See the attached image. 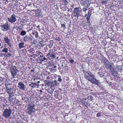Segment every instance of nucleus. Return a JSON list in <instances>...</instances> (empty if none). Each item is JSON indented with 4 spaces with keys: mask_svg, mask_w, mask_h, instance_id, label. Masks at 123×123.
I'll use <instances>...</instances> for the list:
<instances>
[{
    "mask_svg": "<svg viewBox=\"0 0 123 123\" xmlns=\"http://www.w3.org/2000/svg\"><path fill=\"white\" fill-rule=\"evenodd\" d=\"M83 73L85 78L89 81L91 82L95 77V76L91 74H90L89 72L83 70Z\"/></svg>",
    "mask_w": 123,
    "mask_h": 123,
    "instance_id": "f257e3e1",
    "label": "nucleus"
},
{
    "mask_svg": "<svg viewBox=\"0 0 123 123\" xmlns=\"http://www.w3.org/2000/svg\"><path fill=\"white\" fill-rule=\"evenodd\" d=\"M73 12L72 13V16L78 18V17L80 15L81 11L79 7L74 8Z\"/></svg>",
    "mask_w": 123,
    "mask_h": 123,
    "instance_id": "f03ea898",
    "label": "nucleus"
},
{
    "mask_svg": "<svg viewBox=\"0 0 123 123\" xmlns=\"http://www.w3.org/2000/svg\"><path fill=\"white\" fill-rule=\"evenodd\" d=\"M5 80L6 81L5 82L2 83V84L3 85L5 84L6 88V92L10 94L11 93V90H12L11 86L10 84H9V82L7 81V80Z\"/></svg>",
    "mask_w": 123,
    "mask_h": 123,
    "instance_id": "7ed1b4c3",
    "label": "nucleus"
},
{
    "mask_svg": "<svg viewBox=\"0 0 123 123\" xmlns=\"http://www.w3.org/2000/svg\"><path fill=\"white\" fill-rule=\"evenodd\" d=\"M9 70L13 77H15L17 74L18 71V70L16 68L15 66L12 65L10 68Z\"/></svg>",
    "mask_w": 123,
    "mask_h": 123,
    "instance_id": "20e7f679",
    "label": "nucleus"
},
{
    "mask_svg": "<svg viewBox=\"0 0 123 123\" xmlns=\"http://www.w3.org/2000/svg\"><path fill=\"white\" fill-rule=\"evenodd\" d=\"M103 63L105 68L107 69H111L112 67V64L106 58L103 59Z\"/></svg>",
    "mask_w": 123,
    "mask_h": 123,
    "instance_id": "39448f33",
    "label": "nucleus"
},
{
    "mask_svg": "<svg viewBox=\"0 0 123 123\" xmlns=\"http://www.w3.org/2000/svg\"><path fill=\"white\" fill-rule=\"evenodd\" d=\"M11 113V111L10 110L6 109L3 112V116L6 118H8L9 117Z\"/></svg>",
    "mask_w": 123,
    "mask_h": 123,
    "instance_id": "423d86ee",
    "label": "nucleus"
},
{
    "mask_svg": "<svg viewBox=\"0 0 123 123\" xmlns=\"http://www.w3.org/2000/svg\"><path fill=\"white\" fill-rule=\"evenodd\" d=\"M80 3L82 5L86 7H88L90 5L89 1L87 0H82Z\"/></svg>",
    "mask_w": 123,
    "mask_h": 123,
    "instance_id": "0eeeda50",
    "label": "nucleus"
},
{
    "mask_svg": "<svg viewBox=\"0 0 123 123\" xmlns=\"http://www.w3.org/2000/svg\"><path fill=\"white\" fill-rule=\"evenodd\" d=\"M1 29L3 31H7L9 29V25L7 23H6L2 25H1Z\"/></svg>",
    "mask_w": 123,
    "mask_h": 123,
    "instance_id": "6e6552de",
    "label": "nucleus"
},
{
    "mask_svg": "<svg viewBox=\"0 0 123 123\" xmlns=\"http://www.w3.org/2000/svg\"><path fill=\"white\" fill-rule=\"evenodd\" d=\"M16 16L14 14H12L10 18H8V21L11 23L15 22L16 20Z\"/></svg>",
    "mask_w": 123,
    "mask_h": 123,
    "instance_id": "1a4fd4ad",
    "label": "nucleus"
},
{
    "mask_svg": "<svg viewBox=\"0 0 123 123\" xmlns=\"http://www.w3.org/2000/svg\"><path fill=\"white\" fill-rule=\"evenodd\" d=\"M34 105H33V106H30V107L28 108L27 111L29 114H31L35 111V109L34 108Z\"/></svg>",
    "mask_w": 123,
    "mask_h": 123,
    "instance_id": "9d476101",
    "label": "nucleus"
},
{
    "mask_svg": "<svg viewBox=\"0 0 123 123\" xmlns=\"http://www.w3.org/2000/svg\"><path fill=\"white\" fill-rule=\"evenodd\" d=\"M33 40L32 38L29 35H26L24 37L23 39V40L25 42H32Z\"/></svg>",
    "mask_w": 123,
    "mask_h": 123,
    "instance_id": "9b49d317",
    "label": "nucleus"
},
{
    "mask_svg": "<svg viewBox=\"0 0 123 123\" xmlns=\"http://www.w3.org/2000/svg\"><path fill=\"white\" fill-rule=\"evenodd\" d=\"M18 87L22 90H24L26 88V86L25 85L23 82H20L18 83Z\"/></svg>",
    "mask_w": 123,
    "mask_h": 123,
    "instance_id": "f8f14e48",
    "label": "nucleus"
},
{
    "mask_svg": "<svg viewBox=\"0 0 123 123\" xmlns=\"http://www.w3.org/2000/svg\"><path fill=\"white\" fill-rule=\"evenodd\" d=\"M91 82L93 84H96L98 86L100 84V83L99 81L97 80L95 78V77Z\"/></svg>",
    "mask_w": 123,
    "mask_h": 123,
    "instance_id": "ddd939ff",
    "label": "nucleus"
},
{
    "mask_svg": "<svg viewBox=\"0 0 123 123\" xmlns=\"http://www.w3.org/2000/svg\"><path fill=\"white\" fill-rule=\"evenodd\" d=\"M91 12L90 11H89L88 12V13L86 14L85 17H86V18L87 22V23H88V22L90 23V22L89 20L90 19V16L92 14V13H90Z\"/></svg>",
    "mask_w": 123,
    "mask_h": 123,
    "instance_id": "4468645a",
    "label": "nucleus"
},
{
    "mask_svg": "<svg viewBox=\"0 0 123 123\" xmlns=\"http://www.w3.org/2000/svg\"><path fill=\"white\" fill-rule=\"evenodd\" d=\"M44 82L45 83L46 85L51 87V85L52 83V81H50L48 80H45L44 81Z\"/></svg>",
    "mask_w": 123,
    "mask_h": 123,
    "instance_id": "2eb2a0df",
    "label": "nucleus"
},
{
    "mask_svg": "<svg viewBox=\"0 0 123 123\" xmlns=\"http://www.w3.org/2000/svg\"><path fill=\"white\" fill-rule=\"evenodd\" d=\"M4 39L6 42L7 43V44L10 47H11V45L10 43L9 39L7 37H4Z\"/></svg>",
    "mask_w": 123,
    "mask_h": 123,
    "instance_id": "dca6fc26",
    "label": "nucleus"
},
{
    "mask_svg": "<svg viewBox=\"0 0 123 123\" xmlns=\"http://www.w3.org/2000/svg\"><path fill=\"white\" fill-rule=\"evenodd\" d=\"M51 87H54L55 86H57L59 85V83L55 80H53L52 81Z\"/></svg>",
    "mask_w": 123,
    "mask_h": 123,
    "instance_id": "f3484780",
    "label": "nucleus"
},
{
    "mask_svg": "<svg viewBox=\"0 0 123 123\" xmlns=\"http://www.w3.org/2000/svg\"><path fill=\"white\" fill-rule=\"evenodd\" d=\"M54 43V42L52 40H50L49 41L48 44V45L49 47L50 48H51L52 47Z\"/></svg>",
    "mask_w": 123,
    "mask_h": 123,
    "instance_id": "a211bd4d",
    "label": "nucleus"
},
{
    "mask_svg": "<svg viewBox=\"0 0 123 123\" xmlns=\"http://www.w3.org/2000/svg\"><path fill=\"white\" fill-rule=\"evenodd\" d=\"M24 43L23 42L20 43L18 44V47L19 49L23 48L24 47Z\"/></svg>",
    "mask_w": 123,
    "mask_h": 123,
    "instance_id": "6ab92c4d",
    "label": "nucleus"
},
{
    "mask_svg": "<svg viewBox=\"0 0 123 123\" xmlns=\"http://www.w3.org/2000/svg\"><path fill=\"white\" fill-rule=\"evenodd\" d=\"M54 52V51H53L52 50L50 49L49 51V53L47 54L46 57L49 58V59L50 58H49V55H50V54H52V53H53Z\"/></svg>",
    "mask_w": 123,
    "mask_h": 123,
    "instance_id": "aec40b11",
    "label": "nucleus"
},
{
    "mask_svg": "<svg viewBox=\"0 0 123 123\" xmlns=\"http://www.w3.org/2000/svg\"><path fill=\"white\" fill-rule=\"evenodd\" d=\"M108 108L111 111L113 110L114 108V106L112 104H110L108 105Z\"/></svg>",
    "mask_w": 123,
    "mask_h": 123,
    "instance_id": "412c9836",
    "label": "nucleus"
},
{
    "mask_svg": "<svg viewBox=\"0 0 123 123\" xmlns=\"http://www.w3.org/2000/svg\"><path fill=\"white\" fill-rule=\"evenodd\" d=\"M50 57H52L53 58H55L56 57V55L55 54V53L53 52V53H52V54L49 55Z\"/></svg>",
    "mask_w": 123,
    "mask_h": 123,
    "instance_id": "4be33fe9",
    "label": "nucleus"
},
{
    "mask_svg": "<svg viewBox=\"0 0 123 123\" xmlns=\"http://www.w3.org/2000/svg\"><path fill=\"white\" fill-rule=\"evenodd\" d=\"M41 54H42V53L40 51H37L36 52L35 55L37 56H39Z\"/></svg>",
    "mask_w": 123,
    "mask_h": 123,
    "instance_id": "5701e85b",
    "label": "nucleus"
},
{
    "mask_svg": "<svg viewBox=\"0 0 123 123\" xmlns=\"http://www.w3.org/2000/svg\"><path fill=\"white\" fill-rule=\"evenodd\" d=\"M88 7H84L82 9L81 11V12H84L85 13L86 12V11L87 10V8Z\"/></svg>",
    "mask_w": 123,
    "mask_h": 123,
    "instance_id": "b1692460",
    "label": "nucleus"
},
{
    "mask_svg": "<svg viewBox=\"0 0 123 123\" xmlns=\"http://www.w3.org/2000/svg\"><path fill=\"white\" fill-rule=\"evenodd\" d=\"M32 34L34 36L36 37L37 38L38 37V34L37 32H32Z\"/></svg>",
    "mask_w": 123,
    "mask_h": 123,
    "instance_id": "393cba45",
    "label": "nucleus"
},
{
    "mask_svg": "<svg viewBox=\"0 0 123 123\" xmlns=\"http://www.w3.org/2000/svg\"><path fill=\"white\" fill-rule=\"evenodd\" d=\"M49 70L52 73H53L54 72L57 71L56 69H54L53 68H49Z\"/></svg>",
    "mask_w": 123,
    "mask_h": 123,
    "instance_id": "a878e982",
    "label": "nucleus"
},
{
    "mask_svg": "<svg viewBox=\"0 0 123 123\" xmlns=\"http://www.w3.org/2000/svg\"><path fill=\"white\" fill-rule=\"evenodd\" d=\"M26 34V32L24 31H22L20 32V35L22 36H24Z\"/></svg>",
    "mask_w": 123,
    "mask_h": 123,
    "instance_id": "bb28decb",
    "label": "nucleus"
},
{
    "mask_svg": "<svg viewBox=\"0 0 123 123\" xmlns=\"http://www.w3.org/2000/svg\"><path fill=\"white\" fill-rule=\"evenodd\" d=\"M7 80L6 79H5L4 78H2L0 77V83H1L3 81H4V80L5 81V82L6 81L5 80Z\"/></svg>",
    "mask_w": 123,
    "mask_h": 123,
    "instance_id": "cd10ccee",
    "label": "nucleus"
},
{
    "mask_svg": "<svg viewBox=\"0 0 123 123\" xmlns=\"http://www.w3.org/2000/svg\"><path fill=\"white\" fill-rule=\"evenodd\" d=\"M31 84L32 85L31 86V87L32 88L35 87L37 86V84L36 83H31Z\"/></svg>",
    "mask_w": 123,
    "mask_h": 123,
    "instance_id": "c85d7f7f",
    "label": "nucleus"
},
{
    "mask_svg": "<svg viewBox=\"0 0 123 123\" xmlns=\"http://www.w3.org/2000/svg\"><path fill=\"white\" fill-rule=\"evenodd\" d=\"M36 60L37 61H40V62H42V58H41L40 57H38L36 59Z\"/></svg>",
    "mask_w": 123,
    "mask_h": 123,
    "instance_id": "c756f323",
    "label": "nucleus"
},
{
    "mask_svg": "<svg viewBox=\"0 0 123 123\" xmlns=\"http://www.w3.org/2000/svg\"><path fill=\"white\" fill-rule=\"evenodd\" d=\"M98 73L101 77H102L104 75V74H103V72H98Z\"/></svg>",
    "mask_w": 123,
    "mask_h": 123,
    "instance_id": "7c9ffc66",
    "label": "nucleus"
},
{
    "mask_svg": "<svg viewBox=\"0 0 123 123\" xmlns=\"http://www.w3.org/2000/svg\"><path fill=\"white\" fill-rule=\"evenodd\" d=\"M98 86L101 90H104V88L103 85L101 84H100Z\"/></svg>",
    "mask_w": 123,
    "mask_h": 123,
    "instance_id": "2f4dec72",
    "label": "nucleus"
},
{
    "mask_svg": "<svg viewBox=\"0 0 123 123\" xmlns=\"http://www.w3.org/2000/svg\"><path fill=\"white\" fill-rule=\"evenodd\" d=\"M23 26L21 24V25H18V29H17V30H20V29H22V28H23Z\"/></svg>",
    "mask_w": 123,
    "mask_h": 123,
    "instance_id": "473e14b6",
    "label": "nucleus"
},
{
    "mask_svg": "<svg viewBox=\"0 0 123 123\" xmlns=\"http://www.w3.org/2000/svg\"><path fill=\"white\" fill-rule=\"evenodd\" d=\"M58 81L60 82H61L62 81V79L61 77V76L60 75H58Z\"/></svg>",
    "mask_w": 123,
    "mask_h": 123,
    "instance_id": "72a5a7b5",
    "label": "nucleus"
},
{
    "mask_svg": "<svg viewBox=\"0 0 123 123\" xmlns=\"http://www.w3.org/2000/svg\"><path fill=\"white\" fill-rule=\"evenodd\" d=\"M112 74L114 76H116L117 74V73L115 71H113L112 72Z\"/></svg>",
    "mask_w": 123,
    "mask_h": 123,
    "instance_id": "f704fd0d",
    "label": "nucleus"
},
{
    "mask_svg": "<svg viewBox=\"0 0 123 123\" xmlns=\"http://www.w3.org/2000/svg\"><path fill=\"white\" fill-rule=\"evenodd\" d=\"M8 49L7 48H4L3 50H2V51L6 53L7 52Z\"/></svg>",
    "mask_w": 123,
    "mask_h": 123,
    "instance_id": "c9c22d12",
    "label": "nucleus"
},
{
    "mask_svg": "<svg viewBox=\"0 0 123 123\" xmlns=\"http://www.w3.org/2000/svg\"><path fill=\"white\" fill-rule=\"evenodd\" d=\"M21 25V24L20 23H15V24L14 25V27L15 28H18V25Z\"/></svg>",
    "mask_w": 123,
    "mask_h": 123,
    "instance_id": "e433bc0d",
    "label": "nucleus"
},
{
    "mask_svg": "<svg viewBox=\"0 0 123 123\" xmlns=\"http://www.w3.org/2000/svg\"><path fill=\"white\" fill-rule=\"evenodd\" d=\"M63 1L65 5H66L68 3V2L67 0H63Z\"/></svg>",
    "mask_w": 123,
    "mask_h": 123,
    "instance_id": "4c0bfd02",
    "label": "nucleus"
},
{
    "mask_svg": "<svg viewBox=\"0 0 123 123\" xmlns=\"http://www.w3.org/2000/svg\"><path fill=\"white\" fill-rule=\"evenodd\" d=\"M61 27H63L64 29H65L66 28V27L65 26V25L64 24H61Z\"/></svg>",
    "mask_w": 123,
    "mask_h": 123,
    "instance_id": "58836bf2",
    "label": "nucleus"
},
{
    "mask_svg": "<svg viewBox=\"0 0 123 123\" xmlns=\"http://www.w3.org/2000/svg\"><path fill=\"white\" fill-rule=\"evenodd\" d=\"M94 9H93V8L91 7L89 8V11H90L91 12L90 13H92V11Z\"/></svg>",
    "mask_w": 123,
    "mask_h": 123,
    "instance_id": "ea45409f",
    "label": "nucleus"
},
{
    "mask_svg": "<svg viewBox=\"0 0 123 123\" xmlns=\"http://www.w3.org/2000/svg\"><path fill=\"white\" fill-rule=\"evenodd\" d=\"M101 115V113L100 112L98 113H97L96 115V116L97 117H100Z\"/></svg>",
    "mask_w": 123,
    "mask_h": 123,
    "instance_id": "a19ab883",
    "label": "nucleus"
},
{
    "mask_svg": "<svg viewBox=\"0 0 123 123\" xmlns=\"http://www.w3.org/2000/svg\"><path fill=\"white\" fill-rule=\"evenodd\" d=\"M8 100L11 103L12 102L13 100V98H9Z\"/></svg>",
    "mask_w": 123,
    "mask_h": 123,
    "instance_id": "79ce46f5",
    "label": "nucleus"
},
{
    "mask_svg": "<svg viewBox=\"0 0 123 123\" xmlns=\"http://www.w3.org/2000/svg\"><path fill=\"white\" fill-rule=\"evenodd\" d=\"M48 59H47V58H46L45 57H44L42 59V62L43 61H45V60H47Z\"/></svg>",
    "mask_w": 123,
    "mask_h": 123,
    "instance_id": "37998d69",
    "label": "nucleus"
},
{
    "mask_svg": "<svg viewBox=\"0 0 123 123\" xmlns=\"http://www.w3.org/2000/svg\"><path fill=\"white\" fill-rule=\"evenodd\" d=\"M6 56L7 57H9L11 56V55L10 53H8L6 55Z\"/></svg>",
    "mask_w": 123,
    "mask_h": 123,
    "instance_id": "c03bdc74",
    "label": "nucleus"
},
{
    "mask_svg": "<svg viewBox=\"0 0 123 123\" xmlns=\"http://www.w3.org/2000/svg\"><path fill=\"white\" fill-rule=\"evenodd\" d=\"M69 61L70 62H71V63H73L74 62V60L73 59H70L69 60Z\"/></svg>",
    "mask_w": 123,
    "mask_h": 123,
    "instance_id": "a18cd8bd",
    "label": "nucleus"
},
{
    "mask_svg": "<svg viewBox=\"0 0 123 123\" xmlns=\"http://www.w3.org/2000/svg\"><path fill=\"white\" fill-rule=\"evenodd\" d=\"M9 94V98H12V97L13 96V95L12 94L11 92V93H10Z\"/></svg>",
    "mask_w": 123,
    "mask_h": 123,
    "instance_id": "49530a36",
    "label": "nucleus"
},
{
    "mask_svg": "<svg viewBox=\"0 0 123 123\" xmlns=\"http://www.w3.org/2000/svg\"><path fill=\"white\" fill-rule=\"evenodd\" d=\"M44 50L46 51H47L48 49V48L47 47H45L44 48Z\"/></svg>",
    "mask_w": 123,
    "mask_h": 123,
    "instance_id": "de8ad7c7",
    "label": "nucleus"
},
{
    "mask_svg": "<svg viewBox=\"0 0 123 123\" xmlns=\"http://www.w3.org/2000/svg\"><path fill=\"white\" fill-rule=\"evenodd\" d=\"M39 56L41 58L43 57H44V55L42 53V54L40 55H39Z\"/></svg>",
    "mask_w": 123,
    "mask_h": 123,
    "instance_id": "09e8293b",
    "label": "nucleus"
},
{
    "mask_svg": "<svg viewBox=\"0 0 123 123\" xmlns=\"http://www.w3.org/2000/svg\"><path fill=\"white\" fill-rule=\"evenodd\" d=\"M62 64H64V66H66L67 65V64H66V62L65 61L63 62H62Z\"/></svg>",
    "mask_w": 123,
    "mask_h": 123,
    "instance_id": "8fccbe9b",
    "label": "nucleus"
},
{
    "mask_svg": "<svg viewBox=\"0 0 123 123\" xmlns=\"http://www.w3.org/2000/svg\"><path fill=\"white\" fill-rule=\"evenodd\" d=\"M40 43L41 44V45L43 46V45L42 42H40Z\"/></svg>",
    "mask_w": 123,
    "mask_h": 123,
    "instance_id": "3c124183",
    "label": "nucleus"
},
{
    "mask_svg": "<svg viewBox=\"0 0 123 123\" xmlns=\"http://www.w3.org/2000/svg\"><path fill=\"white\" fill-rule=\"evenodd\" d=\"M58 41H59L61 40V39L60 38H59L57 39H56Z\"/></svg>",
    "mask_w": 123,
    "mask_h": 123,
    "instance_id": "603ef678",
    "label": "nucleus"
},
{
    "mask_svg": "<svg viewBox=\"0 0 123 123\" xmlns=\"http://www.w3.org/2000/svg\"><path fill=\"white\" fill-rule=\"evenodd\" d=\"M71 6L72 8H74V5H71Z\"/></svg>",
    "mask_w": 123,
    "mask_h": 123,
    "instance_id": "864d4df0",
    "label": "nucleus"
},
{
    "mask_svg": "<svg viewBox=\"0 0 123 123\" xmlns=\"http://www.w3.org/2000/svg\"><path fill=\"white\" fill-rule=\"evenodd\" d=\"M56 67H57V66H54V67L53 68H56Z\"/></svg>",
    "mask_w": 123,
    "mask_h": 123,
    "instance_id": "5fc2aeb1",
    "label": "nucleus"
},
{
    "mask_svg": "<svg viewBox=\"0 0 123 123\" xmlns=\"http://www.w3.org/2000/svg\"><path fill=\"white\" fill-rule=\"evenodd\" d=\"M47 79H49V77L48 76V77H47Z\"/></svg>",
    "mask_w": 123,
    "mask_h": 123,
    "instance_id": "6e6d98bb",
    "label": "nucleus"
},
{
    "mask_svg": "<svg viewBox=\"0 0 123 123\" xmlns=\"http://www.w3.org/2000/svg\"><path fill=\"white\" fill-rule=\"evenodd\" d=\"M89 100H90L91 101V100H92V98H90V99H89Z\"/></svg>",
    "mask_w": 123,
    "mask_h": 123,
    "instance_id": "4d7b16f0",
    "label": "nucleus"
},
{
    "mask_svg": "<svg viewBox=\"0 0 123 123\" xmlns=\"http://www.w3.org/2000/svg\"><path fill=\"white\" fill-rule=\"evenodd\" d=\"M64 66V64H63L62 63V67H63V66Z\"/></svg>",
    "mask_w": 123,
    "mask_h": 123,
    "instance_id": "13d9d810",
    "label": "nucleus"
},
{
    "mask_svg": "<svg viewBox=\"0 0 123 123\" xmlns=\"http://www.w3.org/2000/svg\"><path fill=\"white\" fill-rule=\"evenodd\" d=\"M40 27V26L39 25H38L37 26V28H39V27Z\"/></svg>",
    "mask_w": 123,
    "mask_h": 123,
    "instance_id": "bf43d9fd",
    "label": "nucleus"
},
{
    "mask_svg": "<svg viewBox=\"0 0 123 123\" xmlns=\"http://www.w3.org/2000/svg\"><path fill=\"white\" fill-rule=\"evenodd\" d=\"M32 85V84H30L29 85V86H32V85Z\"/></svg>",
    "mask_w": 123,
    "mask_h": 123,
    "instance_id": "052dcab7",
    "label": "nucleus"
},
{
    "mask_svg": "<svg viewBox=\"0 0 123 123\" xmlns=\"http://www.w3.org/2000/svg\"><path fill=\"white\" fill-rule=\"evenodd\" d=\"M4 2V3L5 4L6 3V2Z\"/></svg>",
    "mask_w": 123,
    "mask_h": 123,
    "instance_id": "680f3d73",
    "label": "nucleus"
},
{
    "mask_svg": "<svg viewBox=\"0 0 123 123\" xmlns=\"http://www.w3.org/2000/svg\"><path fill=\"white\" fill-rule=\"evenodd\" d=\"M40 92H42V90H40Z\"/></svg>",
    "mask_w": 123,
    "mask_h": 123,
    "instance_id": "e2e57ef3",
    "label": "nucleus"
},
{
    "mask_svg": "<svg viewBox=\"0 0 123 123\" xmlns=\"http://www.w3.org/2000/svg\"><path fill=\"white\" fill-rule=\"evenodd\" d=\"M40 82V81H38V83H39Z\"/></svg>",
    "mask_w": 123,
    "mask_h": 123,
    "instance_id": "0e129e2a",
    "label": "nucleus"
},
{
    "mask_svg": "<svg viewBox=\"0 0 123 123\" xmlns=\"http://www.w3.org/2000/svg\"><path fill=\"white\" fill-rule=\"evenodd\" d=\"M34 71V70H31V72H33Z\"/></svg>",
    "mask_w": 123,
    "mask_h": 123,
    "instance_id": "69168bd1",
    "label": "nucleus"
},
{
    "mask_svg": "<svg viewBox=\"0 0 123 123\" xmlns=\"http://www.w3.org/2000/svg\"><path fill=\"white\" fill-rule=\"evenodd\" d=\"M39 84H37V86H39Z\"/></svg>",
    "mask_w": 123,
    "mask_h": 123,
    "instance_id": "338daca9",
    "label": "nucleus"
},
{
    "mask_svg": "<svg viewBox=\"0 0 123 123\" xmlns=\"http://www.w3.org/2000/svg\"><path fill=\"white\" fill-rule=\"evenodd\" d=\"M36 43H35L34 42V44H35Z\"/></svg>",
    "mask_w": 123,
    "mask_h": 123,
    "instance_id": "774afa93",
    "label": "nucleus"
}]
</instances>
